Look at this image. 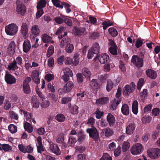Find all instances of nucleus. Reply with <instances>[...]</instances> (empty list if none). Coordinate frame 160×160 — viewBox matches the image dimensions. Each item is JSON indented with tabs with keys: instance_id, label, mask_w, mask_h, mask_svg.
<instances>
[{
	"instance_id": "1",
	"label": "nucleus",
	"mask_w": 160,
	"mask_h": 160,
	"mask_svg": "<svg viewBox=\"0 0 160 160\" xmlns=\"http://www.w3.org/2000/svg\"><path fill=\"white\" fill-rule=\"evenodd\" d=\"M5 29L7 34L13 36L17 33L18 29V27L15 24L11 23L6 26Z\"/></svg>"
},
{
	"instance_id": "2",
	"label": "nucleus",
	"mask_w": 160,
	"mask_h": 160,
	"mask_svg": "<svg viewBox=\"0 0 160 160\" xmlns=\"http://www.w3.org/2000/svg\"><path fill=\"white\" fill-rule=\"evenodd\" d=\"M148 155L152 159L158 158L160 156V149L158 148H153L148 149Z\"/></svg>"
},
{
	"instance_id": "3",
	"label": "nucleus",
	"mask_w": 160,
	"mask_h": 160,
	"mask_svg": "<svg viewBox=\"0 0 160 160\" xmlns=\"http://www.w3.org/2000/svg\"><path fill=\"white\" fill-rule=\"evenodd\" d=\"M135 85L132 82L130 85H126L124 87L123 90V93L125 96H128L133 92L135 88Z\"/></svg>"
},
{
	"instance_id": "4",
	"label": "nucleus",
	"mask_w": 160,
	"mask_h": 160,
	"mask_svg": "<svg viewBox=\"0 0 160 160\" xmlns=\"http://www.w3.org/2000/svg\"><path fill=\"white\" fill-rule=\"evenodd\" d=\"M142 148V146L140 143L134 144L131 148V152L133 155H137L140 153Z\"/></svg>"
},
{
	"instance_id": "5",
	"label": "nucleus",
	"mask_w": 160,
	"mask_h": 160,
	"mask_svg": "<svg viewBox=\"0 0 160 160\" xmlns=\"http://www.w3.org/2000/svg\"><path fill=\"white\" fill-rule=\"evenodd\" d=\"M132 62L138 67H142L143 65V58L137 55H133L132 58Z\"/></svg>"
},
{
	"instance_id": "6",
	"label": "nucleus",
	"mask_w": 160,
	"mask_h": 160,
	"mask_svg": "<svg viewBox=\"0 0 160 160\" xmlns=\"http://www.w3.org/2000/svg\"><path fill=\"white\" fill-rule=\"evenodd\" d=\"M87 131L89 133L90 137L93 138L94 140L97 141L99 138V133L95 128H88Z\"/></svg>"
},
{
	"instance_id": "7",
	"label": "nucleus",
	"mask_w": 160,
	"mask_h": 160,
	"mask_svg": "<svg viewBox=\"0 0 160 160\" xmlns=\"http://www.w3.org/2000/svg\"><path fill=\"white\" fill-rule=\"evenodd\" d=\"M17 11L18 13L22 15L24 14L26 11V7L25 5L21 2L20 0H17L16 1Z\"/></svg>"
},
{
	"instance_id": "8",
	"label": "nucleus",
	"mask_w": 160,
	"mask_h": 160,
	"mask_svg": "<svg viewBox=\"0 0 160 160\" xmlns=\"http://www.w3.org/2000/svg\"><path fill=\"white\" fill-rule=\"evenodd\" d=\"M31 79L29 77H27L23 81V88L24 92L26 94H28L30 91V88L28 83L31 81Z\"/></svg>"
},
{
	"instance_id": "9",
	"label": "nucleus",
	"mask_w": 160,
	"mask_h": 160,
	"mask_svg": "<svg viewBox=\"0 0 160 160\" xmlns=\"http://www.w3.org/2000/svg\"><path fill=\"white\" fill-rule=\"evenodd\" d=\"M98 59L101 64H104L107 62L109 60V57L106 53H103L98 56V57H96L94 59L96 60Z\"/></svg>"
},
{
	"instance_id": "10",
	"label": "nucleus",
	"mask_w": 160,
	"mask_h": 160,
	"mask_svg": "<svg viewBox=\"0 0 160 160\" xmlns=\"http://www.w3.org/2000/svg\"><path fill=\"white\" fill-rule=\"evenodd\" d=\"M31 31L32 34L30 35V37L32 39H34L37 36L39 35L40 32L39 27L37 25H34L32 26Z\"/></svg>"
},
{
	"instance_id": "11",
	"label": "nucleus",
	"mask_w": 160,
	"mask_h": 160,
	"mask_svg": "<svg viewBox=\"0 0 160 160\" xmlns=\"http://www.w3.org/2000/svg\"><path fill=\"white\" fill-rule=\"evenodd\" d=\"M5 79L6 82L9 84L15 83L16 79L15 78L9 73H6L5 76Z\"/></svg>"
},
{
	"instance_id": "12",
	"label": "nucleus",
	"mask_w": 160,
	"mask_h": 160,
	"mask_svg": "<svg viewBox=\"0 0 160 160\" xmlns=\"http://www.w3.org/2000/svg\"><path fill=\"white\" fill-rule=\"evenodd\" d=\"M20 32L24 38H26L28 37V28L26 23H22Z\"/></svg>"
},
{
	"instance_id": "13",
	"label": "nucleus",
	"mask_w": 160,
	"mask_h": 160,
	"mask_svg": "<svg viewBox=\"0 0 160 160\" xmlns=\"http://www.w3.org/2000/svg\"><path fill=\"white\" fill-rule=\"evenodd\" d=\"M135 126L133 123H132L128 125L126 128V133L131 135L133 133L135 128Z\"/></svg>"
},
{
	"instance_id": "14",
	"label": "nucleus",
	"mask_w": 160,
	"mask_h": 160,
	"mask_svg": "<svg viewBox=\"0 0 160 160\" xmlns=\"http://www.w3.org/2000/svg\"><path fill=\"white\" fill-rule=\"evenodd\" d=\"M31 48L30 41L28 40H26L23 44V50L24 52H28Z\"/></svg>"
},
{
	"instance_id": "15",
	"label": "nucleus",
	"mask_w": 160,
	"mask_h": 160,
	"mask_svg": "<svg viewBox=\"0 0 160 160\" xmlns=\"http://www.w3.org/2000/svg\"><path fill=\"white\" fill-rule=\"evenodd\" d=\"M15 47L16 45L14 41H12L7 48L8 53L10 54H13L15 52Z\"/></svg>"
},
{
	"instance_id": "16",
	"label": "nucleus",
	"mask_w": 160,
	"mask_h": 160,
	"mask_svg": "<svg viewBox=\"0 0 160 160\" xmlns=\"http://www.w3.org/2000/svg\"><path fill=\"white\" fill-rule=\"evenodd\" d=\"M121 101V98H119L118 99H114L112 101L111 104L110 105V109L112 110L116 109L117 106L119 104Z\"/></svg>"
},
{
	"instance_id": "17",
	"label": "nucleus",
	"mask_w": 160,
	"mask_h": 160,
	"mask_svg": "<svg viewBox=\"0 0 160 160\" xmlns=\"http://www.w3.org/2000/svg\"><path fill=\"white\" fill-rule=\"evenodd\" d=\"M102 134L105 137H108L113 135V132L112 129L109 128H106L102 130Z\"/></svg>"
},
{
	"instance_id": "18",
	"label": "nucleus",
	"mask_w": 160,
	"mask_h": 160,
	"mask_svg": "<svg viewBox=\"0 0 160 160\" xmlns=\"http://www.w3.org/2000/svg\"><path fill=\"white\" fill-rule=\"evenodd\" d=\"M99 80L93 79L90 82V85L94 89H98L100 86Z\"/></svg>"
},
{
	"instance_id": "19",
	"label": "nucleus",
	"mask_w": 160,
	"mask_h": 160,
	"mask_svg": "<svg viewBox=\"0 0 160 160\" xmlns=\"http://www.w3.org/2000/svg\"><path fill=\"white\" fill-rule=\"evenodd\" d=\"M146 73L147 76L151 79H154L157 77V73L153 70L148 69Z\"/></svg>"
},
{
	"instance_id": "20",
	"label": "nucleus",
	"mask_w": 160,
	"mask_h": 160,
	"mask_svg": "<svg viewBox=\"0 0 160 160\" xmlns=\"http://www.w3.org/2000/svg\"><path fill=\"white\" fill-rule=\"evenodd\" d=\"M32 78L35 82L38 83L40 82L39 72L37 70H34L32 72Z\"/></svg>"
},
{
	"instance_id": "21",
	"label": "nucleus",
	"mask_w": 160,
	"mask_h": 160,
	"mask_svg": "<svg viewBox=\"0 0 160 160\" xmlns=\"http://www.w3.org/2000/svg\"><path fill=\"white\" fill-rule=\"evenodd\" d=\"M86 31L85 28H76L75 29L74 34L78 36H80L83 34H86Z\"/></svg>"
},
{
	"instance_id": "22",
	"label": "nucleus",
	"mask_w": 160,
	"mask_h": 160,
	"mask_svg": "<svg viewBox=\"0 0 160 160\" xmlns=\"http://www.w3.org/2000/svg\"><path fill=\"white\" fill-rule=\"evenodd\" d=\"M107 120L110 126H112L115 122V118L114 116L110 113L108 114L107 116Z\"/></svg>"
},
{
	"instance_id": "23",
	"label": "nucleus",
	"mask_w": 160,
	"mask_h": 160,
	"mask_svg": "<svg viewBox=\"0 0 160 160\" xmlns=\"http://www.w3.org/2000/svg\"><path fill=\"white\" fill-rule=\"evenodd\" d=\"M31 103L33 104V107L36 108H38L40 104L39 101L36 96H34L32 97Z\"/></svg>"
},
{
	"instance_id": "24",
	"label": "nucleus",
	"mask_w": 160,
	"mask_h": 160,
	"mask_svg": "<svg viewBox=\"0 0 160 160\" xmlns=\"http://www.w3.org/2000/svg\"><path fill=\"white\" fill-rule=\"evenodd\" d=\"M121 112L122 113L125 115H127L129 113V107L126 104L123 105L121 108Z\"/></svg>"
},
{
	"instance_id": "25",
	"label": "nucleus",
	"mask_w": 160,
	"mask_h": 160,
	"mask_svg": "<svg viewBox=\"0 0 160 160\" xmlns=\"http://www.w3.org/2000/svg\"><path fill=\"white\" fill-rule=\"evenodd\" d=\"M18 68L17 65L16 60L14 59L12 62L9 63L8 65V69L9 70L15 71Z\"/></svg>"
},
{
	"instance_id": "26",
	"label": "nucleus",
	"mask_w": 160,
	"mask_h": 160,
	"mask_svg": "<svg viewBox=\"0 0 160 160\" xmlns=\"http://www.w3.org/2000/svg\"><path fill=\"white\" fill-rule=\"evenodd\" d=\"M132 111L133 113L135 115L138 112V103L137 101H134L132 105Z\"/></svg>"
},
{
	"instance_id": "27",
	"label": "nucleus",
	"mask_w": 160,
	"mask_h": 160,
	"mask_svg": "<svg viewBox=\"0 0 160 160\" xmlns=\"http://www.w3.org/2000/svg\"><path fill=\"white\" fill-rule=\"evenodd\" d=\"M73 84L72 81L67 83L64 87V90L65 92H69L73 87Z\"/></svg>"
},
{
	"instance_id": "28",
	"label": "nucleus",
	"mask_w": 160,
	"mask_h": 160,
	"mask_svg": "<svg viewBox=\"0 0 160 160\" xmlns=\"http://www.w3.org/2000/svg\"><path fill=\"white\" fill-rule=\"evenodd\" d=\"M108 102V98L106 97H103L97 100L96 104H105Z\"/></svg>"
},
{
	"instance_id": "29",
	"label": "nucleus",
	"mask_w": 160,
	"mask_h": 160,
	"mask_svg": "<svg viewBox=\"0 0 160 160\" xmlns=\"http://www.w3.org/2000/svg\"><path fill=\"white\" fill-rule=\"evenodd\" d=\"M82 73L86 77L89 78L91 75V71L89 69L86 68H84L82 69Z\"/></svg>"
},
{
	"instance_id": "30",
	"label": "nucleus",
	"mask_w": 160,
	"mask_h": 160,
	"mask_svg": "<svg viewBox=\"0 0 160 160\" xmlns=\"http://www.w3.org/2000/svg\"><path fill=\"white\" fill-rule=\"evenodd\" d=\"M51 149L53 153L57 155H59L60 153V149L56 144H54L51 146Z\"/></svg>"
},
{
	"instance_id": "31",
	"label": "nucleus",
	"mask_w": 160,
	"mask_h": 160,
	"mask_svg": "<svg viewBox=\"0 0 160 160\" xmlns=\"http://www.w3.org/2000/svg\"><path fill=\"white\" fill-rule=\"evenodd\" d=\"M24 127L25 129L28 132L31 133L32 132L33 128L31 124L28 122L24 124Z\"/></svg>"
},
{
	"instance_id": "32",
	"label": "nucleus",
	"mask_w": 160,
	"mask_h": 160,
	"mask_svg": "<svg viewBox=\"0 0 160 160\" xmlns=\"http://www.w3.org/2000/svg\"><path fill=\"white\" fill-rule=\"evenodd\" d=\"M41 38L43 42L45 43L49 42L52 39L51 37L48 36L46 33L43 34L41 36Z\"/></svg>"
},
{
	"instance_id": "33",
	"label": "nucleus",
	"mask_w": 160,
	"mask_h": 160,
	"mask_svg": "<svg viewBox=\"0 0 160 160\" xmlns=\"http://www.w3.org/2000/svg\"><path fill=\"white\" fill-rule=\"evenodd\" d=\"M100 49V47L98 43L97 42H95L93 44L91 49L94 52V53H98Z\"/></svg>"
},
{
	"instance_id": "34",
	"label": "nucleus",
	"mask_w": 160,
	"mask_h": 160,
	"mask_svg": "<svg viewBox=\"0 0 160 160\" xmlns=\"http://www.w3.org/2000/svg\"><path fill=\"white\" fill-rule=\"evenodd\" d=\"M46 4V2L45 0H40L37 6V9H42Z\"/></svg>"
},
{
	"instance_id": "35",
	"label": "nucleus",
	"mask_w": 160,
	"mask_h": 160,
	"mask_svg": "<svg viewBox=\"0 0 160 160\" xmlns=\"http://www.w3.org/2000/svg\"><path fill=\"white\" fill-rule=\"evenodd\" d=\"M113 86V83L112 82L111 80H108L106 85V89L107 91H110L112 88Z\"/></svg>"
},
{
	"instance_id": "36",
	"label": "nucleus",
	"mask_w": 160,
	"mask_h": 160,
	"mask_svg": "<svg viewBox=\"0 0 160 160\" xmlns=\"http://www.w3.org/2000/svg\"><path fill=\"white\" fill-rule=\"evenodd\" d=\"M74 47L72 44L68 43L65 47L66 51L68 53H71L73 50Z\"/></svg>"
},
{
	"instance_id": "37",
	"label": "nucleus",
	"mask_w": 160,
	"mask_h": 160,
	"mask_svg": "<svg viewBox=\"0 0 160 160\" xmlns=\"http://www.w3.org/2000/svg\"><path fill=\"white\" fill-rule=\"evenodd\" d=\"M62 71L64 74L70 76V77L72 76L73 74L72 71L68 67L64 68L63 69Z\"/></svg>"
},
{
	"instance_id": "38",
	"label": "nucleus",
	"mask_w": 160,
	"mask_h": 160,
	"mask_svg": "<svg viewBox=\"0 0 160 160\" xmlns=\"http://www.w3.org/2000/svg\"><path fill=\"white\" fill-rule=\"evenodd\" d=\"M12 149V147L9 144H3L2 145L1 150H3L5 152H7L11 150Z\"/></svg>"
},
{
	"instance_id": "39",
	"label": "nucleus",
	"mask_w": 160,
	"mask_h": 160,
	"mask_svg": "<svg viewBox=\"0 0 160 160\" xmlns=\"http://www.w3.org/2000/svg\"><path fill=\"white\" fill-rule=\"evenodd\" d=\"M109 34L112 37H116L118 33L117 31L113 28H111L108 29Z\"/></svg>"
},
{
	"instance_id": "40",
	"label": "nucleus",
	"mask_w": 160,
	"mask_h": 160,
	"mask_svg": "<svg viewBox=\"0 0 160 160\" xmlns=\"http://www.w3.org/2000/svg\"><path fill=\"white\" fill-rule=\"evenodd\" d=\"M152 119V118L149 116L146 115L143 117L142 120L143 123L145 124L149 123Z\"/></svg>"
},
{
	"instance_id": "41",
	"label": "nucleus",
	"mask_w": 160,
	"mask_h": 160,
	"mask_svg": "<svg viewBox=\"0 0 160 160\" xmlns=\"http://www.w3.org/2000/svg\"><path fill=\"white\" fill-rule=\"evenodd\" d=\"M42 102L41 104V106L43 108H46L48 107L50 105V102L47 100L42 99Z\"/></svg>"
},
{
	"instance_id": "42",
	"label": "nucleus",
	"mask_w": 160,
	"mask_h": 160,
	"mask_svg": "<svg viewBox=\"0 0 160 160\" xmlns=\"http://www.w3.org/2000/svg\"><path fill=\"white\" fill-rule=\"evenodd\" d=\"M52 2L54 5L57 7L59 8H63V4H60V1L59 0H52Z\"/></svg>"
},
{
	"instance_id": "43",
	"label": "nucleus",
	"mask_w": 160,
	"mask_h": 160,
	"mask_svg": "<svg viewBox=\"0 0 160 160\" xmlns=\"http://www.w3.org/2000/svg\"><path fill=\"white\" fill-rule=\"evenodd\" d=\"M64 135L63 133L60 134L58 137V138L57 139V142L59 143H61L63 142L64 141Z\"/></svg>"
},
{
	"instance_id": "44",
	"label": "nucleus",
	"mask_w": 160,
	"mask_h": 160,
	"mask_svg": "<svg viewBox=\"0 0 160 160\" xmlns=\"http://www.w3.org/2000/svg\"><path fill=\"white\" fill-rule=\"evenodd\" d=\"M70 41V39L68 38H63L61 42L60 45L62 47L65 45H67L68 43H69Z\"/></svg>"
},
{
	"instance_id": "45",
	"label": "nucleus",
	"mask_w": 160,
	"mask_h": 160,
	"mask_svg": "<svg viewBox=\"0 0 160 160\" xmlns=\"http://www.w3.org/2000/svg\"><path fill=\"white\" fill-rule=\"evenodd\" d=\"M8 129L12 133H15L17 131V127L13 124H10L8 126Z\"/></svg>"
},
{
	"instance_id": "46",
	"label": "nucleus",
	"mask_w": 160,
	"mask_h": 160,
	"mask_svg": "<svg viewBox=\"0 0 160 160\" xmlns=\"http://www.w3.org/2000/svg\"><path fill=\"white\" fill-rule=\"evenodd\" d=\"M54 48L52 46H50L47 51V56L48 57H50L54 52Z\"/></svg>"
},
{
	"instance_id": "47",
	"label": "nucleus",
	"mask_w": 160,
	"mask_h": 160,
	"mask_svg": "<svg viewBox=\"0 0 160 160\" xmlns=\"http://www.w3.org/2000/svg\"><path fill=\"white\" fill-rule=\"evenodd\" d=\"M55 118L58 121L62 122L64 121L65 117L62 114H58L56 116Z\"/></svg>"
},
{
	"instance_id": "48",
	"label": "nucleus",
	"mask_w": 160,
	"mask_h": 160,
	"mask_svg": "<svg viewBox=\"0 0 160 160\" xmlns=\"http://www.w3.org/2000/svg\"><path fill=\"white\" fill-rule=\"evenodd\" d=\"M10 117L11 119L18 120V115L13 111H10L9 112Z\"/></svg>"
},
{
	"instance_id": "49",
	"label": "nucleus",
	"mask_w": 160,
	"mask_h": 160,
	"mask_svg": "<svg viewBox=\"0 0 160 160\" xmlns=\"http://www.w3.org/2000/svg\"><path fill=\"white\" fill-rule=\"evenodd\" d=\"M103 25V27L104 29H106L107 28L112 24V22H111L109 20L103 22L102 24Z\"/></svg>"
},
{
	"instance_id": "50",
	"label": "nucleus",
	"mask_w": 160,
	"mask_h": 160,
	"mask_svg": "<svg viewBox=\"0 0 160 160\" xmlns=\"http://www.w3.org/2000/svg\"><path fill=\"white\" fill-rule=\"evenodd\" d=\"M130 143L126 141L123 142L122 149L123 152H125L127 151L130 147Z\"/></svg>"
},
{
	"instance_id": "51",
	"label": "nucleus",
	"mask_w": 160,
	"mask_h": 160,
	"mask_svg": "<svg viewBox=\"0 0 160 160\" xmlns=\"http://www.w3.org/2000/svg\"><path fill=\"white\" fill-rule=\"evenodd\" d=\"M117 47H110L109 48V51L110 53L114 55H116L118 54L117 51Z\"/></svg>"
},
{
	"instance_id": "52",
	"label": "nucleus",
	"mask_w": 160,
	"mask_h": 160,
	"mask_svg": "<svg viewBox=\"0 0 160 160\" xmlns=\"http://www.w3.org/2000/svg\"><path fill=\"white\" fill-rule=\"evenodd\" d=\"M78 107L76 105H74L71 108L70 111L71 113L73 114H77L78 112Z\"/></svg>"
},
{
	"instance_id": "53",
	"label": "nucleus",
	"mask_w": 160,
	"mask_h": 160,
	"mask_svg": "<svg viewBox=\"0 0 160 160\" xmlns=\"http://www.w3.org/2000/svg\"><path fill=\"white\" fill-rule=\"evenodd\" d=\"M76 139L72 137H70L68 140V145L69 146L73 145L76 142Z\"/></svg>"
},
{
	"instance_id": "54",
	"label": "nucleus",
	"mask_w": 160,
	"mask_h": 160,
	"mask_svg": "<svg viewBox=\"0 0 160 160\" xmlns=\"http://www.w3.org/2000/svg\"><path fill=\"white\" fill-rule=\"evenodd\" d=\"M100 160H112V159L108 154L104 153Z\"/></svg>"
},
{
	"instance_id": "55",
	"label": "nucleus",
	"mask_w": 160,
	"mask_h": 160,
	"mask_svg": "<svg viewBox=\"0 0 160 160\" xmlns=\"http://www.w3.org/2000/svg\"><path fill=\"white\" fill-rule=\"evenodd\" d=\"M54 78V76L53 74H47L45 77V78L46 80L49 82L53 80Z\"/></svg>"
},
{
	"instance_id": "56",
	"label": "nucleus",
	"mask_w": 160,
	"mask_h": 160,
	"mask_svg": "<svg viewBox=\"0 0 160 160\" xmlns=\"http://www.w3.org/2000/svg\"><path fill=\"white\" fill-rule=\"evenodd\" d=\"M62 4L64 6L65 8H66V11L67 13H69L71 12V9L69 8L70 7V5L67 3L64 2H62Z\"/></svg>"
},
{
	"instance_id": "57",
	"label": "nucleus",
	"mask_w": 160,
	"mask_h": 160,
	"mask_svg": "<svg viewBox=\"0 0 160 160\" xmlns=\"http://www.w3.org/2000/svg\"><path fill=\"white\" fill-rule=\"evenodd\" d=\"M78 140L79 142H82L84 140L85 135L82 132L79 133L78 134Z\"/></svg>"
},
{
	"instance_id": "58",
	"label": "nucleus",
	"mask_w": 160,
	"mask_h": 160,
	"mask_svg": "<svg viewBox=\"0 0 160 160\" xmlns=\"http://www.w3.org/2000/svg\"><path fill=\"white\" fill-rule=\"evenodd\" d=\"M144 82V80L143 78L139 79L137 85V88L138 89H140L142 86Z\"/></svg>"
},
{
	"instance_id": "59",
	"label": "nucleus",
	"mask_w": 160,
	"mask_h": 160,
	"mask_svg": "<svg viewBox=\"0 0 160 160\" xmlns=\"http://www.w3.org/2000/svg\"><path fill=\"white\" fill-rule=\"evenodd\" d=\"M160 110L158 108H155L153 109L152 111V114L154 116H157L160 113Z\"/></svg>"
},
{
	"instance_id": "60",
	"label": "nucleus",
	"mask_w": 160,
	"mask_h": 160,
	"mask_svg": "<svg viewBox=\"0 0 160 160\" xmlns=\"http://www.w3.org/2000/svg\"><path fill=\"white\" fill-rule=\"evenodd\" d=\"M37 10L38 11L36 13V17L37 18H38L42 16L44 12L42 9H37Z\"/></svg>"
},
{
	"instance_id": "61",
	"label": "nucleus",
	"mask_w": 160,
	"mask_h": 160,
	"mask_svg": "<svg viewBox=\"0 0 160 160\" xmlns=\"http://www.w3.org/2000/svg\"><path fill=\"white\" fill-rule=\"evenodd\" d=\"M71 98L69 97H65L62 98V104H66L71 101Z\"/></svg>"
},
{
	"instance_id": "62",
	"label": "nucleus",
	"mask_w": 160,
	"mask_h": 160,
	"mask_svg": "<svg viewBox=\"0 0 160 160\" xmlns=\"http://www.w3.org/2000/svg\"><path fill=\"white\" fill-rule=\"evenodd\" d=\"M95 113L96 114V118L98 119L101 118L103 114V112H101L98 109L96 110Z\"/></svg>"
},
{
	"instance_id": "63",
	"label": "nucleus",
	"mask_w": 160,
	"mask_h": 160,
	"mask_svg": "<svg viewBox=\"0 0 160 160\" xmlns=\"http://www.w3.org/2000/svg\"><path fill=\"white\" fill-rule=\"evenodd\" d=\"M116 148V144L112 142L110 143L108 146V148L109 151L113 150Z\"/></svg>"
},
{
	"instance_id": "64",
	"label": "nucleus",
	"mask_w": 160,
	"mask_h": 160,
	"mask_svg": "<svg viewBox=\"0 0 160 160\" xmlns=\"http://www.w3.org/2000/svg\"><path fill=\"white\" fill-rule=\"evenodd\" d=\"M54 20L57 23L61 24L64 22V19H63L60 17H58L55 18Z\"/></svg>"
}]
</instances>
